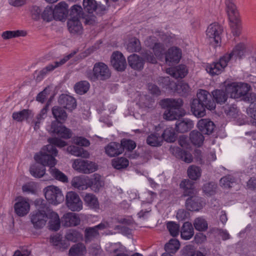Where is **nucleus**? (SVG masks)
<instances>
[{"mask_svg": "<svg viewBox=\"0 0 256 256\" xmlns=\"http://www.w3.org/2000/svg\"><path fill=\"white\" fill-rule=\"evenodd\" d=\"M250 86L246 83H237L236 92L233 93L234 98H238L241 96L244 97L245 95L250 90Z\"/></svg>", "mask_w": 256, "mask_h": 256, "instance_id": "nucleus-38", "label": "nucleus"}, {"mask_svg": "<svg viewBox=\"0 0 256 256\" xmlns=\"http://www.w3.org/2000/svg\"><path fill=\"white\" fill-rule=\"evenodd\" d=\"M120 144L124 148V150L126 148L130 151L133 150L136 146L135 142L130 140H122Z\"/></svg>", "mask_w": 256, "mask_h": 256, "instance_id": "nucleus-64", "label": "nucleus"}, {"mask_svg": "<svg viewBox=\"0 0 256 256\" xmlns=\"http://www.w3.org/2000/svg\"><path fill=\"white\" fill-rule=\"evenodd\" d=\"M216 185L213 182L206 184L203 186L204 192L208 196L213 195L215 192Z\"/></svg>", "mask_w": 256, "mask_h": 256, "instance_id": "nucleus-62", "label": "nucleus"}, {"mask_svg": "<svg viewBox=\"0 0 256 256\" xmlns=\"http://www.w3.org/2000/svg\"><path fill=\"white\" fill-rule=\"evenodd\" d=\"M180 244L176 239H171L169 242L166 244L165 250L168 253H174L180 248Z\"/></svg>", "mask_w": 256, "mask_h": 256, "instance_id": "nucleus-49", "label": "nucleus"}, {"mask_svg": "<svg viewBox=\"0 0 256 256\" xmlns=\"http://www.w3.org/2000/svg\"><path fill=\"white\" fill-rule=\"evenodd\" d=\"M30 112L28 110H23L18 112H14L12 114V118L18 122H22L26 120L29 117Z\"/></svg>", "mask_w": 256, "mask_h": 256, "instance_id": "nucleus-56", "label": "nucleus"}, {"mask_svg": "<svg viewBox=\"0 0 256 256\" xmlns=\"http://www.w3.org/2000/svg\"><path fill=\"white\" fill-rule=\"evenodd\" d=\"M232 32L235 36L240 35L241 32L240 21L239 16L229 18Z\"/></svg>", "mask_w": 256, "mask_h": 256, "instance_id": "nucleus-41", "label": "nucleus"}, {"mask_svg": "<svg viewBox=\"0 0 256 256\" xmlns=\"http://www.w3.org/2000/svg\"><path fill=\"white\" fill-rule=\"evenodd\" d=\"M191 111L197 118H202L206 115V107L195 98L192 100L190 104Z\"/></svg>", "mask_w": 256, "mask_h": 256, "instance_id": "nucleus-23", "label": "nucleus"}, {"mask_svg": "<svg viewBox=\"0 0 256 256\" xmlns=\"http://www.w3.org/2000/svg\"><path fill=\"white\" fill-rule=\"evenodd\" d=\"M193 127V122L188 118L178 120L176 123V130L178 132L184 133L187 132Z\"/></svg>", "mask_w": 256, "mask_h": 256, "instance_id": "nucleus-24", "label": "nucleus"}, {"mask_svg": "<svg viewBox=\"0 0 256 256\" xmlns=\"http://www.w3.org/2000/svg\"><path fill=\"white\" fill-rule=\"evenodd\" d=\"M190 138L192 142L198 146H200L204 140V136L201 132L197 130H192L190 134Z\"/></svg>", "mask_w": 256, "mask_h": 256, "instance_id": "nucleus-42", "label": "nucleus"}, {"mask_svg": "<svg viewBox=\"0 0 256 256\" xmlns=\"http://www.w3.org/2000/svg\"><path fill=\"white\" fill-rule=\"evenodd\" d=\"M38 211L34 212L31 216V222L34 226L40 228L44 226L48 218V212L50 209L46 206L44 200L37 199L34 202Z\"/></svg>", "mask_w": 256, "mask_h": 256, "instance_id": "nucleus-3", "label": "nucleus"}, {"mask_svg": "<svg viewBox=\"0 0 256 256\" xmlns=\"http://www.w3.org/2000/svg\"><path fill=\"white\" fill-rule=\"evenodd\" d=\"M111 73L108 66L103 62H97L94 64L92 72L87 71V78L91 81L96 80H104L109 78Z\"/></svg>", "mask_w": 256, "mask_h": 256, "instance_id": "nucleus-5", "label": "nucleus"}, {"mask_svg": "<svg viewBox=\"0 0 256 256\" xmlns=\"http://www.w3.org/2000/svg\"><path fill=\"white\" fill-rule=\"evenodd\" d=\"M160 136L162 137V140H164L168 142H174L176 138V133L172 128H166Z\"/></svg>", "mask_w": 256, "mask_h": 256, "instance_id": "nucleus-48", "label": "nucleus"}, {"mask_svg": "<svg viewBox=\"0 0 256 256\" xmlns=\"http://www.w3.org/2000/svg\"><path fill=\"white\" fill-rule=\"evenodd\" d=\"M41 18L44 20L49 22L54 19L53 8L50 6L46 7L42 11Z\"/></svg>", "mask_w": 256, "mask_h": 256, "instance_id": "nucleus-58", "label": "nucleus"}, {"mask_svg": "<svg viewBox=\"0 0 256 256\" xmlns=\"http://www.w3.org/2000/svg\"><path fill=\"white\" fill-rule=\"evenodd\" d=\"M229 58V56L224 55L220 58L218 62L207 65L206 68V70L212 76L219 74L228 65Z\"/></svg>", "mask_w": 256, "mask_h": 256, "instance_id": "nucleus-11", "label": "nucleus"}, {"mask_svg": "<svg viewBox=\"0 0 256 256\" xmlns=\"http://www.w3.org/2000/svg\"><path fill=\"white\" fill-rule=\"evenodd\" d=\"M226 4L229 18L239 16L238 12L232 0H226Z\"/></svg>", "mask_w": 256, "mask_h": 256, "instance_id": "nucleus-43", "label": "nucleus"}, {"mask_svg": "<svg viewBox=\"0 0 256 256\" xmlns=\"http://www.w3.org/2000/svg\"><path fill=\"white\" fill-rule=\"evenodd\" d=\"M182 56L180 50L176 47L170 48L166 54V61L169 65L177 64Z\"/></svg>", "mask_w": 256, "mask_h": 256, "instance_id": "nucleus-15", "label": "nucleus"}, {"mask_svg": "<svg viewBox=\"0 0 256 256\" xmlns=\"http://www.w3.org/2000/svg\"><path fill=\"white\" fill-rule=\"evenodd\" d=\"M222 32V27L218 23L212 24L208 26L206 34L210 44L214 47L220 45Z\"/></svg>", "mask_w": 256, "mask_h": 256, "instance_id": "nucleus-6", "label": "nucleus"}, {"mask_svg": "<svg viewBox=\"0 0 256 256\" xmlns=\"http://www.w3.org/2000/svg\"><path fill=\"white\" fill-rule=\"evenodd\" d=\"M234 183L235 180L234 178L230 175L224 176L220 180V185L226 188H230L232 187V185Z\"/></svg>", "mask_w": 256, "mask_h": 256, "instance_id": "nucleus-59", "label": "nucleus"}, {"mask_svg": "<svg viewBox=\"0 0 256 256\" xmlns=\"http://www.w3.org/2000/svg\"><path fill=\"white\" fill-rule=\"evenodd\" d=\"M90 88V84L86 81H82L76 83L74 86L76 92L80 94H82L88 92Z\"/></svg>", "mask_w": 256, "mask_h": 256, "instance_id": "nucleus-55", "label": "nucleus"}, {"mask_svg": "<svg viewBox=\"0 0 256 256\" xmlns=\"http://www.w3.org/2000/svg\"><path fill=\"white\" fill-rule=\"evenodd\" d=\"M128 62L132 68L136 70L142 69L144 64L142 58L136 54L128 57Z\"/></svg>", "mask_w": 256, "mask_h": 256, "instance_id": "nucleus-30", "label": "nucleus"}, {"mask_svg": "<svg viewBox=\"0 0 256 256\" xmlns=\"http://www.w3.org/2000/svg\"><path fill=\"white\" fill-rule=\"evenodd\" d=\"M98 235L96 227L88 228L86 229L84 231V236L86 242H90L94 238Z\"/></svg>", "mask_w": 256, "mask_h": 256, "instance_id": "nucleus-57", "label": "nucleus"}, {"mask_svg": "<svg viewBox=\"0 0 256 256\" xmlns=\"http://www.w3.org/2000/svg\"><path fill=\"white\" fill-rule=\"evenodd\" d=\"M146 141L147 144L150 146H158L162 144V138L160 134L154 132L148 136Z\"/></svg>", "mask_w": 256, "mask_h": 256, "instance_id": "nucleus-37", "label": "nucleus"}, {"mask_svg": "<svg viewBox=\"0 0 256 256\" xmlns=\"http://www.w3.org/2000/svg\"><path fill=\"white\" fill-rule=\"evenodd\" d=\"M44 192L46 198L52 204L56 205L64 200L62 190L56 186H48L44 189Z\"/></svg>", "mask_w": 256, "mask_h": 256, "instance_id": "nucleus-7", "label": "nucleus"}, {"mask_svg": "<svg viewBox=\"0 0 256 256\" xmlns=\"http://www.w3.org/2000/svg\"><path fill=\"white\" fill-rule=\"evenodd\" d=\"M72 186L79 190H84L88 188V179L84 176H75L72 180Z\"/></svg>", "mask_w": 256, "mask_h": 256, "instance_id": "nucleus-32", "label": "nucleus"}, {"mask_svg": "<svg viewBox=\"0 0 256 256\" xmlns=\"http://www.w3.org/2000/svg\"><path fill=\"white\" fill-rule=\"evenodd\" d=\"M246 53V46L243 43L238 44L229 54H224V56H229V61L236 60L237 58H242Z\"/></svg>", "mask_w": 256, "mask_h": 256, "instance_id": "nucleus-20", "label": "nucleus"}, {"mask_svg": "<svg viewBox=\"0 0 256 256\" xmlns=\"http://www.w3.org/2000/svg\"><path fill=\"white\" fill-rule=\"evenodd\" d=\"M69 32L72 34H80L82 32V27L80 20L69 19L67 22Z\"/></svg>", "mask_w": 256, "mask_h": 256, "instance_id": "nucleus-31", "label": "nucleus"}, {"mask_svg": "<svg viewBox=\"0 0 256 256\" xmlns=\"http://www.w3.org/2000/svg\"><path fill=\"white\" fill-rule=\"evenodd\" d=\"M76 52H74L71 54L64 56L59 61H55L53 62L50 64L46 67L43 68L40 72L38 76V78L40 79L42 78L45 76L48 73L52 72L56 68L64 64L68 60L72 58L75 54Z\"/></svg>", "mask_w": 256, "mask_h": 256, "instance_id": "nucleus-9", "label": "nucleus"}, {"mask_svg": "<svg viewBox=\"0 0 256 256\" xmlns=\"http://www.w3.org/2000/svg\"><path fill=\"white\" fill-rule=\"evenodd\" d=\"M80 218L75 213L68 212L62 218V224L66 227L76 226L80 224Z\"/></svg>", "mask_w": 256, "mask_h": 256, "instance_id": "nucleus-19", "label": "nucleus"}, {"mask_svg": "<svg viewBox=\"0 0 256 256\" xmlns=\"http://www.w3.org/2000/svg\"><path fill=\"white\" fill-rule=\"evenodd\" d=\"M66 204L68 208L73 212H79L83 208L82 202L79 196L72 191L66 194Z\"/></svg>", "mask_w": 256, "mask_h": 256, "instance_id": "nucleus-10", "label": "nucleus"}, {"mask_svg": "<svg viewBox=\"0 0 256 256\" xmlns=\"http://www.w3.org/2000/svg\"><path fill=\"white\" fill-rule=\"evenodd\" d=\"M84 200L90 208L95 210L99 208L98 200L94 194H86L84 198Z\"/></svg>", "mask_w": 256, "mask_h": 256, "instance_id": "nucleus-39", "label": "nucleus"}, {"mask_svg": "<svg viewBox=\"0 0 256 256\" xmlns=\"http://www.w3.org/2000/svg\"><path fill=\"white\" fill-rule=\"evenodd\" d=\"M65 238L68 240L75 242L82 240V236L76 230H70L66 232Z\"/></svg>", "mask_w": 256, "mask_h": 256, "instance_id": "nucleus-46", "label": "nucleus"}, {"mask_svg": "<svg viewBox=\"0 0 256 256\" xmlns=\"http://www.w3.org/2000/svg\"><path fill=\"white\" fill-rule=\"evenodd\" d=\"M106 154L110 157L121 154L124 152V148L119 143L112 142L105 148Z\"/></svg>", "mask_w": 256, "mask_h": 256, "instance_id": "nucleus-25", "label": "nucleus"}, {"mask_svg": "<svg viewBox=\"0 0 256 256\" xmlns=\"http://www.w3.org/2000/svg\"><path fill=\"white\" fill-rule=\"evenodd\" d=\"M186 202V208L190 211H198L204 206V203L202 198L196 196V194H193L190 196Z\"/></svg>", "mask_w": 256, "mask_h": 256, "instance_id": "nucleus-16", "label": "nucleus"}, {"mask_svg": "<svg viewBox=\"0 0 256 256\" xmlns=\"http://www.w3.org/2000/svg\"><path fill=\"white\" fill-rule=\"evenodd\" d=\"M58 102L66 108L70 110L75 108L76 106L75 99L68 95L62 94L59 98Z\"/></svg>", "mask_w": 256, "mask_h": 256, "instance_id": "nucleus-26", "label": "nucleus"}, {"mask_svg": "<svg viewBox=\"0 0 256 256\" xmlns=\"http://www.w3.org/2000/svg\"><path fill=\"white\" fill-rule=\"evenodd\" d=\"M88 188L94 192H98L104 184L102 178L98 174H94L90 179H88Z\"/></svg>", "mask_w": 256, "mask_h": 256, "instance_id": "nucleus-21", "label": "nucleus"}, {"mask_svg": "<svg viewBox=\"0 0 256 256\" xmlns=\"http://www.w3.org/2000/svg\"><path fill=\"white\" fill-rule=\"evenodd\" d=\"M161 103L163 106L167 108L164 114V119L172 120L184 116L186 112L182 108L184 104L182 98H166Z\"/></svg>", "mask_w": 256, "mask_h": 256, "instance_id": "nucleus-2", "label": "nucleus"}, {"mask_svg": "<svg viewBox=\"0 0 256 256\" xmlns=\"http://www.w3.org/2000/svg\"><path fill=\"white\" fill-rule=\"evenodd\" d=\"M194 182L189 180H184L180 184V187L184 190V196L196 194L197 192L194 188Z\"/></svg>", "mask_w": 256, "mask_h": 256, "instance_id": "nucleus-29", "label": "nucleus"}, {"mask_svg": "<svg viewBox=\"0 0 256 256\" xmlns=\"http://www.w3.org/2000/svg\"><path fill=\"white\" fill-rule=\"evenodd\" d=\"M199 130L204 134H212L214 128V123L208 119H201L198 123Z\"/></svg>", "mask_w": 256, "mask_h": 256, "instance_id": "nucleus-22", "label": "nucleus"}, {"mask_svg": "<svg viewBox=\"0 0 256 256\" xmlns=\"http://www.w3.org/2000/svg\"><path fill=\"white\" fill-rule=\"evenodd\" d=\"M30 174L36 178H40L46 174V169L42 167L34 164L30 168Z\"/></svg>", "mask_w": 256, "mask_h": 256, "instance_id": "nucleus-47", "label": "nucleus"}, {"mask_svg": "<svg viewBox=\"0 0 256 256\" xmlns=\"http://www.w3.org/2000/svg\"><path fill=\"white\" fill-rule=\"evenodd\" d=\"M72 168L84 174H90L97 170V165L92 162L77 159L72 164Z\"/></svg>", "mask_w": 256, "mask_h": 256, "instance_id": "nucleus-8", "label": "nucleus"}, {"mask_svg": "<svg viewBox=\"0 0 256 256\" xmlns=\"http://www.w3.org/2000/svg\"><path fill=\"white\" fill-rule=\"evenodd\" d=\"M224 112L230 118H236L238 116V110L234 105L228 106L225 107Z\"/></svg>", "mask_w": 256, "mask_h": 256, "instance_id": "nucleus-63", "label": "nucleus"}, {"mask_svg": "<svg viewBox=\"0 0 256 256\" xmlns=\"http://www.w3.org/2000/svg\"><path fill=\"white\" fill-rule=\"evenodd\" d=\"M212 95L214 100H215L217 104H224L228 98V94L226 93V91L221 90H214L212 92Z\"/></svg>", "mask_w": 256, "mask_h": 256, "instance_id": "nucleus-40", "label": "nucleus"}, {"mask_svg": "<svg viewBox=\"0 0 256 256\" xmlns=\"http://www.w3.org/2000/svg\"><path fill=\"white\" fill-rule=\"evenodd\" d=\"M86 252V248L84 244L78 243L71 247L69 250V255L75 256L76 255H83Z\"/></svg>", "mask_w": 256, "mask_h": 256, "instance_id": "nucleus-44", "label": "nucleus"}, {"mask_svg": "<svg viewBox=\"0 0 256 256\" xmlns=\"http://www.w3.org/2000/svg\"><path fill=\"white\" fill-rule=\"evenodd\" d=\"M48 218H50L49 228L50 230L56 231L60 228V221L58 214L51 210L48 211Z\"/></svg>", "mask_w": 256, "mask_h": 256, "instance_id": "nucleus-28", "label": "nucleus"}, {"mask_svg": "<svg viewBox=\"0 0 256 256\" xmlns=\"http://www.w3.org/2000/svg\"><path fill=\"white\" fill-rule=\"evenodd\" d=\"M145 44L152 48L154 54V56L151 52H145L142 53L143 58L148 62L152 64L156 62V58H162L164 53L165 48L164 45L160 42H156L154 37L150 36L144 41Z\"/></svg>", "mask_w": 256, "mask_h": 256, "instance_id": "nucleus-4", "label": "nucleus"}, {"mask_svg": "<svg viewBox=\"0 0 256 256\" xmlns=\"http://www.w3.org/2000/svg\"><path fill=\"white\" fill-rule=\"evenodd\" d=\"M112 165L117 170L124 168L128 166V160L122 157L114 158L112 160Z\"/></svg>", "mask_w": 256, "mask_h": 256, "instance_id": "nucleus-52", "label": "nucleus"}, {"mask_svg": "<svg viewBox=\"0 0 256 256\" xmlns=\"http://www.w3.org/2000/svg\"><path fill=\"white\" fill-rule=\"evenodd\" d=\"M67 150L69 153L76 156L83 158H88L90 156V154L87 150L75 146H68Z\"/></svg>", "mask_w": 256, "mask_h": 256, "instance_id": "nucleus-34", "label": "nucleus"}, {"mask_svg": "<svg viewBox=\"0 0 256 256\" xmlns=\"http://www.w3.org/2000/svg\"><path fill=\"white\" fill-rule=\"evenodd\" d=\"M48 141L50 144L44 146L38 153L36 154L34 159L43 166H50L48 171L53 178L61 182L66 183L68 182L67 176L54 167L56 163L54 156L58 154L55 146L62 148L66 146V143L56 138H49Z\"/></svg>", "mask_w": 256, "mask_h": 256, "instance_id": "nucleus-1", "label": "nucleus"}, {"mask_svg": "<svg viewBox=\"0 0 256 256\" xmlns=\"http://www.w3.org/2000/svg\"><path fill=\"white\" fill-rule=\"evenodd\" d=\"M166 72L176 78H182L186 76L188 70L184 65H179L175 68L168 69Z\"/></svg>", "mask_w": 256, "mask_h": 256, "instance_id": "nucleus-27", "label": "nucleus"}, {"mask_svg": "<svg viewBox=\"0 0 256 256\" xmlns=\"http://www.w3.org/2000/svg\"><path fill=\"white\" fill-rule=\"evenodd\" d=\"M176 151L178 153V155L180 156L182 160L184 162L186 163H190L192 161V156L190 153L181 150L178 148H176Z\"/></svg>", "mask_w": 256, "mask_h": 256, "instance_id": "nucleus-61", "label": "nucleus"}, {"mask_svg": "<svg viewBox=\"0 0 256 256\" xmlns=\"http://www.w3.org/2000/svg\"><path fill=\"white\" fill-rule=\"evenodd\" d=\"M52 114L56 122L60 123L64 122L67 118V114L61 107L55 106L52 108Z\"/></svg>", "mask_w": 256, "mask_h": 256, "instance_id": "nucleus-36", "label": "nucleus"}, {"mask_svg": "<svg viewBox=\"0 0 256 256\" xmlns=\"http://www.w3.org/2000/svg\"><path fill=\"white\" fill-rule=\"evenodd\" d=\"M83 16L82 8L81 6L75 4L70 10V19L80 20Z\"/></svg>", "mask_w": 256, "mask_h": 256, "instance_id": "nucleus-45", "label": "nucleus"}, {"mask_svg": "<svg viewBox=\"0 0 256 256\" xmlns=\"http://www.w3.org/2000/svg\"><path fill=\"white\" fill-rule=\"evenodd\" d=\"M167 228L170 234L176 236L178 235L180 231V226L174 222H169L166 224Z\"/></svg>", "mask_w": 256, "mask_h": 256, "instance_id": "nucleus-60", "label": "nucleus"}, {"mask_svg": "<svg viewBox=\"0 0 256 256\" xmlns=\"http://www.w3.org/2000/svg\"><path fill=\"white\" fill-rule=\"evenodd\" d=\"M196 100L206 108L207 109L212 110L216 108V104L214 101L211 100V96L209 92L204 90H199L197 92Z\"/></svg>", "mask_w": 256, "mask_h": 256, "instance_id": "nucleus-12", "label": "nucleus"}, {"mask_svg": "<svg viewBox=\"0 0 256 256\" xmlns=\"http://www.w3.org/2000/svg\"><path fill=\"white\" fill-rule=\"evenodd\" d=\"M111 64L114 68L118 71L124 70L126 66V58L119 52H114L112 53Z\"/></svg>", "mask_w": 256, "mask_h": 256, "instance_id": "nucleus-14", "label": "nucleus"}, {"mask_svg": "<svg viewBox=\"0 0 256 256\" xmlns=\"http://www.w3.org/2000/svg\"><path fill=\"white\" fill-rule=\"evenodd\" d=\"M126 49L131 52H138L141 49L140 42L136 38H131L127 44Z\"/></svg>", "mask_w": 256, "mask_h": 256, "instance_id": "nucleus-51", "label": "nucleus"}, {"mask_svg": "<svg viewBox=\"0 0 256 256\" xmlns=\"http://www.w3.org/2000/svg\"><path fill=\"white\" fill-rule=\"evenodd\" d=\"M53 10L54 20H62L65 19L68 14V5L64 2H61L56 5Z\"/></svg>", "mask_w": 256, "mask_h": 256, "instance_id": "nucleus-17", "label": "nucleus"}, {"mask_svg": "<svg viewBox=\"0 0 256 256\" xmlns=\"http://www.w3.org/2000/svg\"><path fill=\"white\" fill-rule=\"evenodd\" d=\"M193 224L195 229L198 231H205L208 227L206 221L202 217L196 218L194 221Z\"/></svg>", "mask_w": 256, "mask_h": 256, "instance_id": "nucleus-50", "label": "nucleus"}, {"mask_svg": "<svg viewBox=\"0 0 256 256\" xmlns=\"http://www.w3.org/2000/svg\"><path fill=\"white\" fill-rule=\"evenodd\" d=\"M16 213L20 216L26 215L29 212L30 205L28 201L24 198H20L14 206Z\"/></svg>", "mask_w": 256, "mask_h": 256, "instance_id": "nucleus-18", "label": "nucleus"}, {"mask_svg": "<svg viewBox=\"0 0 256 256\" xmlns=\"http://www.w3.org/2000/svg\"><path fill=\"white\" fill-rule=\"evenodd\" d=\"M188 177L192 180H196L201 176V170L199 167L191 166L188 169Z\"/></svg>", "mask_w": 256, "mask_h": 256, "instance_id": "nucleus-54", "label": "nucleus"}, {"mask_svg": "<svg viewBox=\"0 0 256 256\" xmlns=\"http://www.w3.org/2000/svg\"><path fill=\"white\" fill-rule=\"evenodd\" d=\"M194 230L191 223L186 222L184 224L181 230V237L182 238L188 240L192 237Z\"/></svg>", "mask_w": 256, "mask_h": 256, "instance_id": "nucleus-35", "label": "nucleus"}, {"mask_svg": "<svg viewBox=\"0 0 256 256\" xmlns=\"http://www.w3.org/2000/svg\"><path fill=\"white\" fill-rule=\"evenodd\" d=\"M26 32L25 31L17 30L15 31H6L2 34V37L4 40H8L14 38L24 36H26Z\"/></svg>", "mask_w": 256, "mask_h": 256, "instance_id": "nucleus-53", "label": "nucleus"}, {"mask_svg": "<svg viewBox=\"0 0 256 256\" xmlns=\"http://www.w3.org/2000/svg\"><path fill=\"white\" fill-rule=\"evenodd\" d=\"M50 131L56 134L58 136L65 139L69 138L72 136V132L70 129L56 121H54L52 122Z\"/></svg>", "mask_w": 256, "mask_h": 256, "instance_id": "nucleus-13", "label": "nucleus"}, {"mask_svg": "<svg viewBox=\"0 0 256 256\" xmlns=\"http://www.w3.org/2000/svg\"><path fill=\"white\" fill-rule=\"evenodd\" d=\"M83 7L84 10L90 14H92L97 10H99L100 8L101 11L106 10L105 8H101L100 6H98L95 0H84Z\"/></svg>", "mask_w": 256, "mask_h": 256, "instance_id": "nucleus-33", "label": "nucleus"}]
</instances>
